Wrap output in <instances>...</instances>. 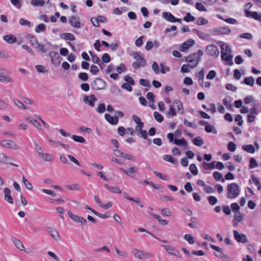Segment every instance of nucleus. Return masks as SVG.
Segmentation results:
<instances>
[{
	"label": "nucleus",
	"mask_w": 261,
	"mask_h": 261,
	"mask_svg": "<svg viewBox=\"0 0 261 261\" xmlns=\"http://www.w3.org/2000/svg\"><path fill=\"white\" fill-rule=\"evenodd\" d=\"M22 181L25 187V188L29 190H31L33 189V186L28 181L24 176H22Z\"/></svg>",
	"instance_id": "nucleus-43"
},
{
	"label": "nucleus",
	"mask_w": 261,
	"mask_h": 261,
	"mask_svg": "<svg viewBox=\"0 0 261 261\" xmlns=\"http://www.w3.org/2000/svg\"><path fill=\"white\" fill-rule=\"evenodd\" d=\"M189 170L194 175H196L198 174V170L197 168L194 164H192L190 166Z\"/></svg>",
	"instance_id": "nucleus-55"
},
{
	"label": "nucleus",
	"mask_w": 261,
	"mask_h": 261,
	"mask_svg": "<svg viewBox=\"0 0 261 261\" xmlns=\"http://www.w3.org/2000/svg\"><path fill=\"white\" fill-rule=\"evenodd\" d=\"M13 242L17 249L21 251H25L24 250V246L19 240L14 238L13 239Z\"/></svg>",
	"instance_id": "nucleus-25"
},
{
	"label": "nucleus",
	"mask_w": 261,
	"mask_h": 261,
	"mask_svg": "<svg viewBox=\"0 0 261 261\" xmlns=\"http://www.w3.org/2000/svg\"><path fill=\"white\" fill-rule=\"evenodd\" d=\"M193 32L196 33L198 36L201 39L205 40L207 37V35L204 33L198 31L197 29H193Z\"/></svg>",
	"instance_id": "nucleus-51"
},
{
	"label": "nucleus",
	"mask_w": 261,
	"mask_h": 261,
	"mask_svg": "<svg viewBox=\"0 0 261 261\" xmlns=\"http://www.w3.org/2000/svg\"><path fill=\"white\" fill-rule=\"evenodd\" d=\"M120 170L122 171L123 173L129 176V177H133L132 175L133 173H136L138 171V169L136 167H130L128 169V170H126L125 169L120 168Z\"/></svg>",
	"instance_id": "nucleus-14"
},
{
	"label": "nucleus",
	"mask_w": 261,
	"mask_h": 261,
	"mask_svg": "<svg viewBox=\"0 0 261 261\" xmlns=\"http://www.w3.org/2000/svg\"><path fill=\"white\" fill-rule=\"evenodd\" d=\"M105 117L106 120L111 124L116 125L118 123V118L116 117H112L109 114H106Z\"/></svg>",
	"instance_id": "nucleus-18"
},
{
	"label": "nucleus",
	"mask_w": 261,
	"mask_h": 261,
	"mask_svg": "<svg viewBox=\"0 0 261 261\" xmlns=\"http://www.w3.org/2000/svg\"><path fill=\"white\" fill-rule=\"evenodd\" d=\"M184 238L190 244L194 243V238L190 234H185Z\"/></svg>",
	"instance_id": "nucleus-58"
},
{
	"label": "nucleus",
	"mask_w": 261,
	"mask_h": 261,
	"mask_svg": "<svg viewBox=\"0 0 261 261\" xmlns=\"http://www.w3.org/2000/svg\"><path fill=\"white\" fill-rule=\"evenodd\" d=\"M10 161V158L4 153H0V162L5 164H8Z\"/></svg>",
	"instance_id": "nucleus-33"
},
{
	"label": "nucleus",
	"mask_w": 261,
	"mask_h": 261,
	"mask_svg": "<svg viewBox=\"0 0 261 261\" xmlns=\"http://www.w3.org/2000/svg\"><path fill=\"white\" fill-rule=\"evenodd\" d=\"M155 120L159 122H162L164 120V117L158 112H154L153 114Z\"/></svg>",
	"instance_id": "nucleus-53"
},
{
	"label": "nucleus",
	"mask_w": 261,
	"mask_h": 261,
	"mask_svg": "<svg viewBox=\"0 0 261 261\" xmlns=\"http://www.w3.org/2000/svg\"><path fill=\"white\" fill-rule=\"evenodd\" d=\"M148 213L150 215L156 218L160 224L162 225H167L168 223V221L167 220L162 219L159 215L150 212H148Z\"/></svg>",
	"instance_id": "nucleus-27"
},
{
	"label": "nucleus",
	"mask_w": 261,
	"mask_h": 261,
	"mask_svg": "<svg viewBox=\"0 0 261 261\" xmlns=\"http://www.w3.org/2000/svg\"><path fill=\"white\" fill-rule=\"evenodd\" d=\"M14 102L15 104V105L18 108H21L23 109H27V108L24 106L23 103L19 101V100L14 98Z\"/></svg>",
	"instance_id": "nucleus-59"
},
{
	"label": "nucleus",
	"mask_w": 261,
	"mask_h": 261,
	"mask_svg": "<svg viewBox=\"0 0 261 261\" xmlns=\"http://www.w3.org/2000/svg\"><path fill=\"white\" fill-rule=\"evenodd\" d=\"M27 39H29L30 44L35 47V46H36L37 44L39 43L37 38L33 35H28L27 36Z\"/></svg>",
	"instance_id": "nucleus-32"
},
{
	"label": "nucleus",
	"mask_w": 261,
	"mask_h": 261,
	"mask_svg": "<svg viewBox=\"0 0 261 261\" xmlns=\"http://www.w3.org/2000/svg\"><path fill=\"white\" fill-rule=\"evenodd\" d=\"M4 40L8 43H13L17 41L16 38L12 35H7L4 36Z\"/></svg>",
	"instance_id": "nucleus-28"
},
{
	"label": "nucleus",
	"mask_w": 261,
	"mask_h": 261,
	"mask_svg": "<svg viewBox=\"0 0 261 261\" xmlns=\"http://www.w3.org/2000/svg\"><path fill=\"white\" fill-rule=\"evenodd\" d=\"M257 166L258 163L253 158H251L249 160V168L253 169Z\"/></svg>",
	"instance_id": "nucleus-50"
},
{
	"label": "nucleus",
	"mask_w": 261,
	"mask_h": 261,
	"mask_svg": "<svg viewBox=\"0 0 261 261\" xmlns=\"http://www.w3.org/2000/svg\"><path fill=\"white\" fill-rule=\"evenodd\" d=\"M163 158L165 161L170 162L174 165H176L178 163L177 161L173 159L170 155H164Z\"/></svg>",
	"instance_id": "nucleus-36"
},
{
	"label": "nucleus",
	"mask_w": 261,
	"mask_h": 261,
	"mask_svg": "<svg viewBox=\"0 0 261 261\" xmlns=\"http://www.w3.org/2000/svg\"><path fill=\"white\" fill-rule=\"evenodd\" d=\"M116 69L119 74H121L126 70V67L124 64L121 63L119 66L116 67Z\"/></svg>",
	"instance_id": "nucleus-48"
},
{
	"label": "nucleus",
	"mask_w": 261,
	"mask_h": 261,
	"mask_svg": "<svg viewBox=\"0 0 261 261\" xmlns=\"http://www.w3.org/2000/svg\"><path fill=\"white\" fill-rule=\"evenodd\" d=\"M4 193L5 194V200L11 204L13 203V199L11 195L10 189L8 188H6L4 189Z\"/></svg>",
	"instance_id": "nucleus-15"
},
{
	"label": "nucleus",
	"mask_w": 261,
	"mask_h": 261,
	"mask_svg": "<svg viewBox=\"0 0 261 261\" xmlns=\"http://www.w3.org/2000/svg\"><path fill=\"white\" fill-rule=\"evenodd\" d=\"M220 47H221V51H223V53H231V49L228 45L223 42L220 41Z\"/></svg>",
	"instance_id": "nucleus-23"
},
{
	"label": "nucleus",
	"mask_w": 261,
	"mask_h": 261,
	"mask_svg": "<svg viewBox=\"0 0 261 261\" xmlns=\"http://www.w3.org/2000/svg\"><path fill=\"white\" fill-rule=\"evenodd\" d=\"M221 52V58L222 60L228 62L227 64L229 65H232L233 64V62L232 61V59L233 58L232 55H231L229 53H223Z\"/></svg>",
	"instance_id": "nucleus-13"
},
{
	"label": "nucleus",
	"mask_w": 261,
	"mask_h": 261,
	"mask_svg": "<svg viewBox=\"0 0 261 261\" xmlns=\"http://www.w3.org/2000/svg\"><path fill=\"white\" fill-rule=\"evenodd\" d=\"M89 54L92 57V60L93 63L98 64L99 62H100L101 61L98 57L93 54L92 51H89Z\"/></svg>",
	"instance_id": "nucleus-56"
},
{
	"label": "nucleus",
	"mask_w": 261,
	"mask_h": 261,
	"mask_svg": "<svg viewBox=\"0 0 261 261\" xmlns=\"http://www.w3.org/2000/svg\"><path fill=\"white\" fill-rule=\"evenodd\" d=\"M114 153L116 156L118 157H123L125 159L130 160H133V156L132 155L124 153L123 152H121L120 150L117 149L114 151Z\"/></svg>",
	"instance_id": "nucleus-16"
},
{
	"label": "nucleus",
	"mask_w": 261,
	"mask_h": 261,
	"mask_svg": "<svg viewBox=\"0 0 261 261\" xmlns=\"http://www.w3.org/2000/svg\"><path fill=\"white\" fill-rule=\"evenodd\" d=\"M35 67L37 71L40 73H45L47 72V70H46L45 67L42 65H37Z\"/></svg>",
	"instance_id": "nucleus-61"
},
{
	"label": "nucleus",
	"mask_w": 261,
	"mask_h": 261,
	"mask_svg": "<svg viewBox=\"0 0 261 261\" xmlns=\"http://www.w3.org/2000/svg\"><path fill=\"white\" fill-rule=\"evenodd\" d=\"M162 17L169 22H175V17L170 12H163L162 14Z\"/></svg>",
	"instance_id": "nucleus-20"
},
{
	"label": "nucleus",
	"mask_w": 261,
	"mask_h": 261,
	"mask_svg": "<svg viewBox=\"0 0 261 261\" xmlns=\"http://www.w3.org/2000/svg\"><path fill=\"white\" fill-rule=\"evenodd\" d=\"M34 144L35 146L36 151L38 154V155H39L42 152H43V150L41 146L35 141H34Z\"/></svg>",
	"instance_id": "nucleus-62"
},
{
	"label": "nucleus",
	"mask_w": 261,
	"mask_h": 261,
	"mask_svg": "<svg viewBox=\"0 0 261 261\" xmlns=\"http://www.w3.org/2000/svg\"><path fill=\"white\" fill-rule=\"evenodd\" d=\"M243 83L246 85L252 87L254 84V79L252 76L245 77Z\"/></svg>",
	"instance_id": "nucleus-39"
},
{
	"label": "nucleus",
	"mask_w": 261,
	"mask_h": 261,
	"mask_svg": "<svg viewBox=\"0 0 261 261\" xmlns=\"http://www.w3.org/2000/svg\"><path fill=\"white\" fill-rule=\"evenodd\" d=\"M206 53L210 56L218 57L219 55V51L215 45H209L206 47Z\"/></svg>",
	"instance_id": "nucleus-8"
},
{
	"label": "nucleus",
	"mask_w": 261,
	"mask_h": 261,
	"mask_svg": "<svg viewBox=\"0 0 261 261\" xmlns=\"http://www.w3.org/2000/svg\"><path fill=\"white\" fill-rule=\"evenodd\" d=\"M216 162L213 161L210 163L203 162L202 163V167L205 170H209L213 169L215 167Z\"/></svg>",
	"instance_id": "nucleus-38"
},
{
	"label": "nucleus",
	"mask_w": 261,
	"mask_h": 261,
	"mask_svg": "<svg viewBox=\"0 0 261 261\" xmlns=\"http://www.w3.org/2000/svg\"><path fill=\"white\" fill-rule=\"evenodd\" d=\"M208 23V21L207 19L204 18L203 17H200L197 18L196 23L197 25H205L207 24Z\"/></svg>",
	"instance_id": "nucleus-46"
},
{
	"label": "nucleus",
	"mask_w": 261,
	"mask_h": 261,
	"mask_svg": "<svg viewBox=\"0 0 261 261\" xmlns=\"http://www.w3.org/2000/svg\"><path fill=\"white\" fill-rule=\"evenodd\" d=\"M101 59L103 62L108 63L111 61V57L108 54L105 53L102 57Z\"/></svg>",
	"instance_id": "nucleus-60"
},
{
	"label": "nucleus",
	"mask_w": 261,
	"mask_h": 261,
	"mask_svg": "<svg viewBox=\"0 0 261 261\" xmlns=\"http://www.w3.org/2000/svg\"><path fill=\"white\" fill-rule=\"evenodd\" d=\"M186 61L190 63V68H193L197 66L200 61V58L198 57L197 53H194L188 56L186 58Z\"/></svg>",
	"instance_id": "nucleus-2"
},
{
	"label": "nucleus",
	"mask_w": 261,
	"mask_h": 261,
	"mask_svg": "<svg viewBox=\"0 0 261 261\" xmlns=\"http://www.w3.org/2000/svg\"><path fill=\"white\" fill-rule=\"evenodd\" d=\"M39 158L45 161H50L53 160V155L49 153H45L43 152H42L39 155Z\"/></svg>",
	"instance_id": "nucleus-30"
},
{
	"label": "nucleus",
	"mask_w": 261,
	"mask_h": 261,
	"mask_svg": "<svg viewBox=\"0 0 261 261\" xmlns=\"http://www.w3.org/2000/svg\"><path fill=\"white\" fill-rule=\"evenodd\" d=\"M69 22L74 28L79 29L81 27L80 19L79 17L75 16H71L69 19Z\"/></svg>",
	"instance_id": "nucleus-10"
},
{
	"label": "nucleus",
	"mask_w": 261,
	"mask_h": 261,
	"mask_svg": "<svg viewBox=\"0 0 261 261\" xmlns=\"http://www.w3.org/2000/svg\"><path fill=\"white\" fill-rule=\"evenodd\" d=\"M231 32V30L227 27H220L215 28L213 30L214 35H227Z\"/></svg>",
	"instance_id": "nucleus-6"
},
{
	"label": "nucleus",
	"mask_w": 261,
	"mask_h": 261,
	"mask_svg": "<svg viewBox=\"0 0 261 261\" xmlns=\"http://www.w3.org/2000/svg\"><path fill=\"white\" fill-rule=\"evenodd\" d=\"M60 37L61 39L65 40L74 41L75 39L74 36L72 34L69 33L61 34L60 35Z\"/></svg>",
	"instance_id": "nucleus-19"
},
{
	"label": "nucleus",
	"mask_w": 261,
	"mask_h": 261,
	"mask_svg": "<svg viewBox=\"0 0 261 261\" xmlns=\"http://www.w3.org/2000/svg\"><path fill=\"white\" fill-rule=\"evenodd\" d=\"M13 81L12 79L9 76H5V75H0V82L7 83H10Z\"/></svg>",
	"instance_id": "nucleus-47"
},
{
	"label": "nucleus",
	"mask_w": 261,
	"mask_h": 261,
	"mask_svg": "<svg viewBox=\"0 0 261 261\" xmlns=\"http://www.w3.org/2000/svg\"><path fill=\"white\" fill-rule=\"evenodd\" d=\"M48 56L51 59L52 62H54V61H60V59H61L60 55L56 51H50L48 54Z\"/></svg>",
	"instance_id": "nucleus-22"
},
{
	"label": "nucleus",
	"mask_w": 261,
	"mask_h": 261,
	"mask_svg": "<svg viewBox=\"0 0 261 261\" xmlns=\"http://www.w3.org/2000/svg\"><path fill=\"white\" fill-rule=\"evenodd\" d=\"M132 252L136 258L140 259H147L152 256L149 252H144L135 248L132 250Z\"/></svg>",
	"instance_id": "nucleus-4"
},
{
	"label": "nucleus",
	"mask_w": 261,
	"mask_h": 261,
	"mask_svg": "<svg viewBox=\"0 0 261 261\" xmlns=\"http://www.w3.org/2000/svg\"><path fill=\"white\" fill-rule=\"evenodd\" d=\"M31 5L34 7H42L45 4V1L44 0H32L31 2Z\"/></svg>",
	"instance_id": "nucleus-35"
},
{
	"label": "nucleus",
	"mask_w": 261,
	"mask_h": 261,
	"mask_svg": "<svg viewBox=\"0 0 261 261\" xmlns=\"http://www.w3.org/2000/svg\"><path fill=\"white\" fill-rule=\"evenodd\" d=\"M204 76V74L203 69H202L200 71H199L196 74V76L198 79L199 85L201 86H202V85L203 84Z\"/></svg>",
	"instance_id": "nucleus-37"
},
{
	"label": "nucleus",
	"mask_w": 261,
	"mask_h": 261,
	"mask_svg": "<svg viewBox=\"0 0 261 261\" xmlns=\"http://www.w3.org/2000/svg\"><path fill=\"white\" fill-rule=\"evenodd\" d=\"M167 116L168 117L170 118L176 115V113L175 112V109L173 104L172 105H170L169 111L167 112Z\"/></svg>",
	"instance_id": "nucleus-40"
},
{
	"label": "nucleus",
	"mask_w": 261,
	"mask_h": 261,
	"mask_svg": "<svg viewBox=\"0 0 261 261\" xmlns=\"http://www.w3.org/2000/svg\"><path fill=\"white\" fill-rule=\"evenodd\" d=\"M46 28V25L43 23H40L38 25H37L35 28V32L37 33H39L41 32H43L45 31Z\"/></svg>",
	"instance_id": "nucleus-45"
},
{
	"label": "nucleus",
	"mask_w": 261,
	"mask_h": 261,
	"mask_svg": "<svg viewBox=\"0 0 261 261\" xmlns=\"http://www.w3.org/2000/svg\"><path fill=\"white\" fill-rule=\"evenodd\" d=\"M162 246L165 248V249L168 252L169 254L173 255H175L180 258L181 255L178 250L175 249L174 248L168 246V245H162Z\"/></svg>",
	"instance_id": "nucleus-12"
},
{
	"label": "nucleus",
	"mask_w": 261,
	"mask_h": 261,
	"mask_svg": "<svg viewBox=\"0 0 261 261\" xmlns=\"http://www.w3.org/2000/svg\"><path fill=\"white\" fill-rule=\"evenodd\" d=\"M124 197L128 200L134 201L137 203H139L140 199L139 198L134 199L128 196V194L126 192H123V193Z\"/></svg>",
	"instance_id": "nucleus-54"
},
{
	"label": "nucleus",
	"mask_w": 261,
	"mask_h": 261,
	"mask_svg": "<svg viewBox=\"0 0 261 261\" xmlns=\"http://www.w3.org/2000/svg\"><path fill=\"white\" fill-rule=\"evenodd\" d=\"M72 220L76 222H80L81 224H84L86 226L87 225V222L86 220L84 219L83 217L75 215Z\"/></svg>",
	"instance_id": "nucleus-29"
},
{
	"label": "nucleus",
	"mask_w": 261,
	"mask_h": 261,
	"mask_svg": "<svg viewBox=\"0 0 261 261\" xmlns=\"http://www.w3.org/2000/svg\"><path fill=\"white\" fill-rule=\"evenodd\" d=\"M183 20L187 22H192L195 20V18L190 13H188L186 16L184 17Z\"/></svg>",
	"instance_id": "nucleus-49"
},
{
	"label": "nucleus",
	"mask_w": 261,
	"mask_h": 261,
	"mask_svg": "<svg viewBox=\"0 0 261 261\" xmlns=\"http://www.w3.org/2000/svg\"><path fill=\"white\" fill-rule=\"evenodd\" d=\"M234 238L238 243H247L248 242L246 236L244 233H240L237 230L233 231Z\"/></svg>",
	"instance_id": "nucleus-9"
},
{
	"label": "nucleus",
	"mask_w": 261,
	"mask_h": 261,
	"mask_svg": "<svg viewBox=\"0 0 261 261\" xmlns=\"http://www.w3.org/2000/svg\"><path fill=\"white\" fill-rule=\"evenodd\" d=\"M106 82L102 79L97 77L91 83V87L96 90H100L105 88Z\"/></svg>",
	"instance_id": "nucleus-3"
},
{
	"label": "nucleus",
	"mask_w": 261,
	"mask_h": 261,
	"mask_svg": "<svg viewBox=\"0 0 261 261\" xmlns=\"http://www.w3.org/2000/svg\"><path fill=\"white\" fill-rule=\"evenodd\" d=\"M105 187L106 188H107L109 191H110V192H112V193H118V194H120L121 193V190L117 188V187H111V186H109L107 184H106L105 185Z\"/></svg>",
	"instance_id": "nucleus-31"
},
{
	"label": "nucleus",
	"mask_w": 261,
	"mask_h": 261,
	"mask_svg": "<svg viewBox=\"0 0 261 261\" xmlns=\"http://www.w3.org/2000/svg\"><path fill=\"white\" fill-rule=\"evenodd\" d=\"M194 44V41L192 39H189L187 41H186L182 44L179 49L180 51H183L185 50L188 49L190 47L193 45Z\"/></svg>",
	"instance_id": "nucleus-17"
},
{
	"label": "nucleus",
	"mask_w": 261,
	"mask_h": 261,
	"mask_svg": "<svg viewBox=\"0 0 261 261\" xmlns=\"http://www.w3.org/2000/svg\"><path fill=\"white\" fill-rule=\"evenodd\" d=\"M174 144L179 146H182L187 147L188 145V143L184 138L180 139H175L174 140Z\"/></svg>",
	"instance_id": "nucleus-26"
},
{
	"label": "nucleus",
	"mask_w": 261,
	"mask_h": 261,
	"mask_svg": "<svg viewBox=\"0 0 261 261\" xmlns=\"http://www.w3.org/2000/svg\"><path fill=\"white\" fill-rule=\"evenodd\" d=\"M47 231L55 240H58L60 239V236L58 232L55 229L49 227L47 229Z\"/></svg>",
	"instance_id": "nucleus-21"
},
{
	"label": "nucleus",
	"mask_w": 261,
	"mask_h": 261,
	"mask_svg": "<svg viewBox=\"0 0 261 261\" xmlns=\"http://www.w3.org/2000/svg\"><path fill=\"white\" fill-rule=\"evenodd\" d=\"M210 247L212 249L215 250L216 252L214 253V254L216 256L221 258L223 260H228L229 259V256L224 254L222 252L221 248H219V247H217L216 246H215L214 245L211 244Z\"/></svg>",
	"instance_id": "nucleus-7"
},
{
	"label": "nucleus",
	"mask_w": 261,
	"mask_h": 261,
	"mask_svg": "<svg viewBox=\"0 0 261 261\" xmlns=\"http://www.w3.org/2000/svg\"><path fill=\"white\" fill-rule=\"evenodd\" d=\"M106 110V106L104 103H100L98 107L96 109V111L98 113H102L105 111Z\"/></svg>",
	"instance_id": "nucleus-63"
},
{
	"label": "nucleus",
	"mask_w": 261,
	"mask_h": 261,
	"mask_svg": "<svg viewBox=\"0 0 261 261\" xmlns=\"http://www.w3.org/2000/svg\"><path fill=\"white\" fill-rule=\"evenodd\" d=\"M173 106L174 107H176L178 111H180V110H182L183 107L182 104L180 102L179 100L176 99L173 101Z\"/></svg>",
	"instance_id": "nucleus-44"
},
{
	"label": "nucleus",
	"mask_w": 261,
	"mask_h": 261,
	"mask_svg": "<svg viewBox=\"0 0 261 261\" xmlns=\"http://www.w3.org/2000/svg\"><path fill=\"white\" fill-rule=\"evenodd\" d=\"M72 138L73 140L77 142L80 143H85V139L82 136H76V135H72Z\"/></svg>",
	"instance_id": "nucleus-52"
},
{
	"label": "nucleus",
	"mask_w": 261,
	"mask_h": 261,
	"mask_svg": "<svg viewBox=\"0 0 261 261\" xmlns=\"http://www.w3.org/2000/svg\"><path fill=\"white\" fill-rule=\"evenodd\" d=\"M0 145L14 150H17L19 148L14 141L10 140H4L1 141Z\"/></svg>",
	"instance_id": "nucleus-5"
},
{
	"label": "nucleus",
	"mask_w": 261,
	"mask_h": 261,
	"mask_svg": "<svg viewBox=\"0 0 261 261\" xmlns=\"http://www.w3.org/2000/svg\"><path fill=\"white\" fill-rule=\"evenodd\" d=\"M228 197L230 198H234L238 197L240 194L239 186L235 183H231L227 186Z\"/></svg>",
	"instance_id": "nucleus-1"
},
{
	"label": "nucleus",
	"mask_w": 261,
	"mask_h": 261,
	"mask_svg": "<svg viewBox=\"0 0 261 261\" xmlns=\"http://www.w3.org/2000/svg\"><path fill=\"white\" fill-rule=\"evenodd\" d=\"M84 101L87 105L93 107L94 106V102L97 100L94 95L91 94L90 96L85 95L83 97Z\"/></svg>",
	"instance_id": "nucleus-11"
},
{
	"label": "nucleus",
	"mask_w": 261,
	"mask_h": 261,
	"mask_svg": "<svg viewBox=\"0 0 261 261\" xmlns=\"http://www.w3.org/2000/svg\"><path fill=\"white\" fill-rule=\"evenodd\" d=\"M242 149L249 152V153H253L255 152V149H254V147L253 146V145H251V144H250V145H244L243 146H242Z\"/></svg>",
	"instance_id": "nucleus-34"
},
{
	"label": "nucleus",
	"mask_w": 261,
	"mask_h": 261,
	"mask_svg": "<svg viewBox=\"0 0 261 261\" xmlns=\"http://www.w3.org/2000/svg\"><path fill=\"white\" fill-rule=\"evenodd\" d=\"M146 65V61L145 60H142L141 61H136L133 63L132 66L133 67L137 69L141 67H144Z\"/></svg>",
	"instance_id": "nucleus-24"
},
{
	"label": "nucleus",
	"mask_w": 261,
	"mask_h": 261,
	"mask_svg": "<svg viewBox=\"0 0 261 261\" xmlns=\"http://www.w3.org/2000/svg\"><path fill=\"white\" fill-rule=\"evenodd\" d=\"M207 200L208 201L210 204H211V205H215L216 203H217L218 201L217 198L213 196H209L207 197Z\"/></svg>",
	"instance_id": "nucleus-57"
},
{
	"label": "nucleus",
	"mask_w": 261,
	"mask_h": 261,
	"mask_svg": "<svg viewBox=\"0 0 261 261\" xmlns=\"http://www.w3.org/2000/svg\"><path fill=\"white\" fill-rule=\"evenodd\" d=\"M227 148L230 151L233 152L236 149V145L233 142H229L227 145Z\"/></svg>",
	"instance_id": "nucleus-64"
},
{
	"label": "nucleus",
	"mask_w": 261,
	"mask_h": 261,
	"mask_svg": "<svg viewBox=\"0 0 261 261\" xmlns=\"http://www.w3.org/2000/svg\"><path fill=\"white\" fill-rule=\"evenodd\" d=\"M193 143L198 146H201L204 143L203 140L200 137L194 138L193 140Z\"/></svg>",
	"instance_id": "nucleus-42"
},
{
	"label": "nucleus",
	"mask_w": 261,
	"mask_h": 261,
	"mask_svg": "<svg viewBox=\"0 0 261 261\" xmlns=\"http://www.w3.org/2000/svg\"><path fill=\"white\" fill-rule=\"evenodd\" d=\"M205 130L207 133H213L214 134H216L217 133V131L215 129V127L213 125L209 124L205 126Z\"/></svg>",
	"instance_id": "nucleus-41"
}]
</instances>
